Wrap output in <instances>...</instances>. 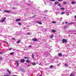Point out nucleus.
<instances>
[{
    "instance_id": "nucleus-25",
    "label": "nucleus",
    "mask_w": 76,
    "mask_h": 76,
    "mask_svg": "<svg viewBox=\"0 0 76 76\" xmlns=\"http://www.w3.org/2000/svg\"><path fill=\"white\" fill-rule=\"evenodd\" d=\"M65 13V12H62L61 13V15H64Z\"/></svg>"
},
{
    "instance_id": "nucleus-8",
    "label": "nucleus",
    "mask_w": 76,
    "mask_h": 76,
    "mask_svg": "<svg viewBox=\"0 0 76 76\" xmlns=\"http://www.w3.org/2000/svg\"><path fill=\"white\" fill-rule=\"evenodd\" d=\"M74 73L72 72L70 74V76H75V75L74 74Z\"/></svg>"
},
{
    "instance_id": "nucleus-18",
    "label": "nucleus",
    "mask_w": 76,
    "mask_h": 76,
    "mask_svg": "<svg viewBox=\"0 0 76 76\" xmlns=\"http://www.w3.org/2000/svg\"><path fill=\"white\" fill-rule=\"evenodd\" d=\"M58 1L55 2V4H58Z\"/></svg>"
},
{
    "instance_id": "nucleus-50",
    "label": "nucleus",
    "mask_w": 76,
    "mask_h": 76,
    "mask_svg": "<svg viewBox=\"0 0 76 76\" xmlns=\"http://www.w3.org/2000/svg\"><path fill=\"white\" fill-rule=\"evenodd\" d=\"M39 76H42V75H40Z\"/></svg>"
},
{
    "instance_id": "nucleus-32",
    "label": "nucleus",
    "mask_w": 76,
    "mask_h": 76,
    "mask_svg": "<svg viewBox=\"0 0 76 76\" xmlns=\"http://www.w3.org/2000/svg\"><path fill=\"white\" fill-rule=\"evenodd\" d=\"M3 53V52H0V54H2Z\"/></svg>"
},
{
    "instance_id": "nucleus-17",
    "label": "nucleus",
    "mask_w": 76,
    "mask_h": 76,
    "mask_svg": "<svg viewBox=\"0 0 76 76\" xmlns=\"http://www.w3.org/2000/svg\"><path fill=\"white\" fill-rule=\"evenodd\" d=\"M26 63H30V61H29L28 60H27L26 61Z\"/></svg>"
},
{
    "instance_id": "nucleus-19",
    "label": "nucleus",
    "mask_w": 76,
    "mask_h": 76,
    "mask_svg": "<svg viewBox=\"0 0 76 76\" xmlns=\"http://www.w3.org/2000/svg\"><path fill=\"white\" fill-rule=\"evenodd\" d=\"M54 37V35L53 34H52V35L50 36V38H53Z\"/></svg>"
},
{
    "instance_id": "nucleus-35",
    "label": "nucleus",
    "mask_w": 76,
    "mask_h": 76,
    "mask_svg": "<svg viewBox=\"0 0 76 76\" xmlns=\"http://www.w3.org/2000/svg\"><path fill=\"white\" fill-rule=\"evenodd\" d=\"M58 6H61V4H58Z\"/></svg>"
},
{
    "instance_id": "nucleus-39",
    "label": "nucleus",
    "mask_w": 76,
    "mask_h": 76,
    "mask_svg": "<svg viewBox=\"0 0 76 76\" xmlns=\"http://www.w3.org/2000/svg\"><path fill=\"white\" fill-rule=\"evenodd\" d=\"M32 58H34V54H33Z\"/></svg>"
},
{
    "instance_id": "nucleus-27",
    "label": "nucleus",
    "mask_w": 76,
    "mask_h": 76,
    "mask_svg": "<svg viewBox=\"0 0 76 76\" xmlns=\"http://www.w3.org/2000/svg\"><path fill=\"white\" fill-rule=\"evenodd\" d=\"M52 23H56V21H53L52 22Z\"/></svg>"
},
{
    "instance_id": "nucleus-22",
    "label": "nucleus",
    "mask_w": 76,
    "mask_h": 76,
    "mask_svg": "<svg viewBox=\"0 0 76 76\" xmlns=\"http://www.w3.org/2000/svg\"><path fill=\"white\" fill-rule=\"evenodd\" d=\"M4 76H10L9 74H5Z\"/></svg>"
},
{
    "instance_id": "nucleus-29",
    "label": "nucleus",
    "mask_w": 76,
    "mask_h": 76,
    "mask_svg": "<svg viewBox=\"0 0 76 76\" xmlns=\"http://www.w3.org/2000/svg\"><path fill=\"white\" fill-rule=\"evenodd\" d=\"M27 35H29L31 34L30 33H27Z\"/></svg>"
},
{
    "instance_id": "nucleus-13",
    "label": "nucleus",
    "mask_w": 76,
    "mask_h": 76,
    "mask_svg": "<svg viewBox=\"0 0 76 76\" xmlns=\"http://www.w3.org/2000/svg\"><path fill=\"white\" fill-rule=\"evenodd\" d=\"M52 32H56V31L54 29H52Z\"/></svg>"
},
{
    "instance_id": "nucleus-6",
    "label": "nucleus",
    "mask_w": 76,
    "mask_h": 76,
    "mask_svg": "<svg viewBox=\"0 0 76 76\" xmlns=\"http://www.w3.org/2000/svg\"><path fill=\"white\" fill-rule=\"evenodd\" d=\"M37 23H38L39 24V25H42V22H40V21H37Z\"/></svg>"
},
{
    "instance_id": "nucleus-36",
    "label": "nucleus",
    "mask_w": 76,
    "mask_h": 76,
    "mask_svg": "<svg viewBox=\"0 0 76 76\" xmlns=\"http://www.w3.org/2000/svg\"><path fill=\"white\" fill-rule=\"evenodd\" d=\"M28 47L29 48H30V47H32V45H30L29 46H28Z\"/></svg>"
},
{
    "instance_id": "nucleus-31",
    "label": "nucleus",
    "mask_w": 76,
    "mask_h": 76,
    "mask_svg": "<svg viewBox=\"0 0 76 76\" xmlns=\"http://www.w3.org/2000/svg\"><path fill=\"white\" fill-rule=\"evenodd\" d=\"M12 39H13V40H14V41H15V40H16V39L14 38H12Z\"/></svg>"
},
{
    "instance_id": "nucleus-12",
    "label": "nucleus",
    "mask_w": 76,
    "mask_h": 76,
    "mask_svg": "<svg viewBox=\"0 0 76 76\" xmlns=\"http://www.w3.org/2000/svg\"><path fill=\"white\" fill-rule=\"evenodd\" d=\"M72 4H76V2L75 1H72L71 2Z\"/></svg>"
},
{
    "instance_id": "nucleus-2",
    "label": "nucleus",
    "mask_w": 76,
    "mask_h": 76,
    "mask_svg": "<svg viewBox=\"0 0 76 76\" xmlns=\"http://www.w3.org/2000/svg\"><path fill=\"white\" fill-rule=\"evenodd\" d=\"M67 42V40L66 39H62V42H63V43H64V42H65V43H66V42Z\"/></svg>"
},
{
    "instance_id": "nucleus-40",
    "label": "nucleus",
    "mask_w": 76,
    "mask_h": 76,
    "mask_svg": "<svg viewBox=\"0 0 76 76\" xmlns=\"http://www.w3.org/2000/svg\"><path fill=\"white\" fill-rule=\"evenodd\" d=\"M2 60V58L1 57H0V60Z\"/></svg>"
},
{
    "instance_id": "nucleus-9",
    "label": "nucleus",
    "mask_w": 76,
    "mask_h": 76,
    "mask_svg": "<svg viewBox=\"0 0 76 76\" xmlns=\"http://www.w3.org/2000/svg\"><path fill=\"white\" fill-rule=\"evenodd\" d=\"M58 55L59 57H61V56H62V54L61 53H59Z\"/></svg>"
},
{
    "instance_id": "nucleus-43",
    "label": "nucleus",
    "mask_w": 76,
    "mask_h": 76,
    "mask_svg": "<svg viewBox=\"0 0 76 76\" xmlns=\"http://www.w3.org/2000/svg\"><path fill=\"white\" fill-rule=\"evenodd\" d=\"M48 12V10H45V12Z\"/></svg>"
},
{
    "instance_id": "nucleus-10",
    "label": "nucleus",
    "mask_w": 76,
    "mask_h": 76,
    "mask_svg": "<svg viewBox=\"0 0 76 76\" xmlns=\"http://www.w3.org/2000/svg\"><path fill=\"white\" fill-rule=\"evenodd\" d=\"M21 42V41H20V40H19L17 41V43H18V44H19V43H20V42Z\"/></svg>"
},
{
    "instance_id": "nucleus-41",
    "label": "nucleus",
    "mask_w": 76,
    "mask_h": 76,
    "mask_svg": "<svg viewBox=\"0 0 76 76\" xmlns=\"http://www.w3.org/2000/svg\"><path fill=\"white\" fill-rule=\"evenodd\" d=\"M42 64H41V63H39V65L40 66H41Z\"/></svg>"
},
{
    "instance_id": "nucleus-48",
    "label": "nucleus",
    "mask_w": 76,
    "mask_h": 76,
    "mask_svg": "<svg viewBox=\"0 0 76 76\" xmlns=\"http://www.w3.org/2000/svg\"><path fill=\"white\" fill-rule=\"evenodd\" d=\"M13 76H18L15 75H14Z\"/></svg>"
},
{
    "instance_id": "nucleus-30",
    "label": "nucleus",
    "mask_w": 76,
    "mask_h": 76,
    "mask_svg": "<svg viewBox=\"0 0 76 76\" xmlns=\"http://www.w3.org/2000/svg\"><path fill=\"white\" fill-rule=\"evenodd\" d=\"M67 28V26H64V29H66Z\"/></svg>"
},
{
    "instance_id": "nucleus-52",
    "label": "nucleus",
    "mask_w": 76,
    "mask_h": 76,
    "mask_svg": "<svg viewBox=\"0 0 76 76\" xmlns=\"http://www.w3.org/2000/svg\"><path fill=\"white\" fill-rule=\"evenodd\" d=\"M75 21H76V20H75Z\"/></svg>"
},
{
    "instance_id": "nucleus-38",
    "label": "nucleus",
    "mask_w": 76,
    "mask_h": 76,
    "mask_svg": "<svg viewBox=\"0 0 76 76\" xmlns=\"http://www.w3.org/2000/svg\"><path fill=\"white\" fill-rule=\"evenodd\" d=\"M12 48H10V49H9V51H10V50H12Z\"/></svg>"
},
{
    "instance_id": "nucleus-5",
    "label": "nucleus",
    "mask_w": 76,
    "mask_h": 76,
    "mask_svg": "<svg viewBox=\"0 0 76 76\" xmlns=\"http://www.w3.org/2000/svg\"><path fill=\"white\" fill-rule=\"evenodd\" d=\"M32 40H33V41H37L38 39L36 38H33L32 39Z\"/></svg>"
},
{
    "instance_id": "nucleus-45",
    "label": "nucleus",
    "mask_w": 76,
    "mask_h": 76,
    "mask_svg": "<svg viewBox=\"0 0 76 76\" xmlns=\"http://www.w3.org/2000/svg\"><path fill=\"white\" fill-rule=\"evenodd\" d=\"M12 8L13 9H16V8H14V7H13Z\"/></svg>"
},
{
    "instance_id": "nucleus-46",
    "label": "nucleus",
    "mask_w": 76,
    "mask_h": 76,
    "mask_svg": "<svg viewBox=\"0 0 76 76\" xmlns=\"http://www.w3.org/2000/svg\"><path fill=\"white\" fill-rule=\"evenodd\" d=\"M30 4H28L27 5L28 6H29V5H30Z\"/></svg>"
},
{
    "instance_id": "nucleus-37",
    "label": "nucleus",
    "mask_w": 76,
    "mask_h": 76,
    "mask_svg": "<svg viewBox=\"0 0 76 76\" xmlns=\"http://www.w3.org/2000/svg\"><path fill=\"white\" fill-rule=\"evenodd\" d=\"M61 10H64V7L61 8Z\"/></svg>"
},
{
    "instance_id": "nucleus-34",
    "label": "nucleus",
    "mask_w": 76,
    "mask_h": 76,
    "mask_svg": "<svg viewBox=\"0 0 76 76\" xmlns=\"http://www.w3.org/2000/svg\"><path fill=\"white\" fill-rule=\"evenodd\" d=\"M50 1H56L55 0H50Z\"/></svg>"
},
{
    "instance_id": "nucleus-44",
    "label": "nucleus",
    "mask_w": 76,
    "mask_h": 76,
    "mask_svg": "<svg viewBox=\"0 0 76 76\" xmlns=\"http://www.w3.org/2000/svg\"><path fill=\"white\" fill-rule=\"evenodd\" d=\"M65 23H66V24H67V23H68V22H66Z\"/></svg>"
},
{
    "instance_id": "nucleus-15",
    "label": "nucleus",
    "mask_w": 76,
    "mask_h": 76,
    "mask_svg": "<svg viewBox=\"0 0 76 76\" xmlns=\"http://www.w3.org/2000/svg\"><path fill=\"white\" fill-rule=\"evenodd\" d=\"M32 65H33V66H35V65H36V64L35 63V62H33L32 63Z\"/></svg>"
},
{
    "instance_id": "nucleus-21",
    "label": "nucleus",
    "mask_w": 76,
    "mask_h": 76,
    "mask_svg": "<svg viewBox=\"0 0 76 76\" xmlns=\"http://www.w3.org/2000/svg\"><path fill=\"white\" fill-rule=\"evenodd\" d=\"M53 65H51L50 67V69H52V68H53Z\"/></svg>"
},
{
    "instance_id": "nucleus-7",
    "label": "nucleus",
    "mask_w": 76,
    "mask_h": 76,
    "mask_svg": "<svg viewBox=\"0 0 76 76\" xmlns=\"http://www.w3.org/2000/svg\"><path fill=\"white\" fill-rule=\"evenodd\" d=\"M20 20H21V19H20V18H18V19H17L15 20V21H16V22H18V21H20Z\"/></svg>"
},
{
    "instance_id": "nucleus-23",
    "label": "nucleus",
    "mask_w": 76,
    "mask_h": 76,
    "mask_svg": "<svg viewBox=\"0 0 76 76\" xmlns=\"http://www.w3.org/2000/svg\"><path fill=\"white\" fill-rule=\"evenodd\" d=\"M65 66H66V67L68 66V65H67V64H64Z\"/></svg>"
},
{
    "instance_id": "nucleus-33",
    "label": "nucleus",
    "mask_w": 76,
    "mask_h": 76,
    "mask_svg": "<svg viewBox=\"0 0 76 76\" xmlns=\"http://www.w3.org/2000/svg\"><path fill=\"white\" fill-rule=\"evenodd\" d=\"M4 42H5V43H6L7 44H8V45H9V43H8V42H7L6 41H5Z\"/></svg>"
},
{
    "instance_id": "nucleus-16",
    "label": "nucleus",
    "mask_w": 76,
    "mask_h": 76,
    "mask_svg": "<svg viewBox=\"0 0 76 76\" xmlns=\"http://www.w3.org/2000/svg\"><path fill=\"white\" fill-rule=\"evenodd\" d=\"M74 23L72 22V23H69L68 25H72V24H73Z\"/></svg>"
},
{
    "instance_id": "nucleus-49",
    "label": "nucleus",
    "mask_w": 76,
    "mask_h": 76,
    "mask_svg": "<svg viewBox=\"0 0 76 76\" xmlns=\"http://www.w3.org/2000/svg\"><path fill=\"white\" fill-rule=\"evenodd\" d=\"M75 18H76V15H75Z\"/></svg>"
},
{
    "instance_id": "nucleus-28",
    "label": "nucleus",
    "mask_w": 76,
    "mask_h": 76,
    "mask_svg": "<svg viewBox=\"0 0 76 76\" xmlns=\"http://www.w3.org/2000/svg\"><path fill=\"white\" fill-rule=\"evenodd\" d=\"M24 58H25V59L27 58V59H28V60H29V58H28L27 57H24Z\"/></svg>"
},
{
    "instance_id": "nucleus-4",
    "label": "nucleus",
    "mask_w": 76,
    "mask_h": 76,
    "mask_svg": "<svg viewBox=\"0 0 76 76\" xmlns=\"http://www.w3.org/2000/svg\"><path fill=\"white\" fill-rule=\"evenodd\" d=\"M4 11L5 13H10V11L9 10H4Z\"/></svg>"
},
{
    "instance_id": "nucleus-42",
    "label": "nucleus",
    "mask_w": 76,
    "mask_h": 76,
    "mask_svg": "<svg viewBox=\"0 0 76 76\" xmlns=\"http://www.w3.org/2000/svg\"><path fill=\"white\" fill-rule=\"evenodd\" d=\"M58 1H62V0H58Z\"/></svg>"
},
{
    "instance_id": "nucleus-26",
    "label": "nucleus",
    "mask_w": 76,
    "mask_h": 76,
    "mask_svg": "<svg viewBox=\"0 0 76 76\" xmlns=\"http://www.w3.org/2000/svg\"><path fill=\"white\" fill-rule=\"evenodd\" d=\"M18 24L19 25H22V23H21L19 22L18 23Z\"/></svg>"
},
{
    "instance_id": "nucleus-14",
    "label": "nucleus",
    "mask_w": 76,
    "mask_h": 76,
    "mask_svg": "<svg viewBox=\"0 0 76 76\" xmlns=\"http://www.w3.org/2000/svg\"><path fill=\"white\" fill-rule=\"evenodd\" d=\"M16 62L17 63V66H19V63L18 62V61H16Z\"/></svg>"
},
{
    "instance_id": "nucleus-20",
    "label": "nucleus",
    "mask_w": 76,
    "mask_h": 76,
    "mask_svg": "<svg viewBox=\"0 0 76 76\" xmlns=\"http://www.w3.org/2000/svg\"><path fill=\"white\" fill-rule=\"evenodd\" d=\"M14 54V53L13 52H11L10 53V55H13Z\"/></svg>"
},
{
    "instance_id": "nucleus-47",
    "label": "nucleus",
    "mask_w": 76,
    "mask_h": 76,
    "mask_svg": "<svg viewBox=\"0 0 76 76\" xmlns=\"http://www.w3.org/2000/svg\"><path fill=\"white\" fill-rule=\"evenodd\" d=\"M27 66H28V67H30V66H29V65H28Z\"/></svg>"
},
{
    "instance_id": "nucleus-1",
    "label": "nucleus",
    "mask_w": 76,
    "mask_h": 76,
    "mask_svg": "<svg viewBox=\"0 0 76 76\" xmlns=\"http://www.w3.org/2000/svg\"><path fill=\"white\" fill-rule=\"evenodd\" d=\"M1 19L2 20H1V23H3V22H4L5 21V20L6 19V18L5 17L4 18H2Z\"/></svg>"
},
{
    "instance_id": "nucleus-11",
    "label": "nucleus",
    "mask_w": 76,
    "mask_h": 76,
    "mask_svg": "<svg viewBox=\"0 0 76 76\" xmlns=\"http://www.w3.org/2000/svg\"><path fill=\"white\" fill-rule=\"evenodd\" d=\"M7 72L9 73L10 75L11 74V72H10V71H9V69H7Z\"/></svg>"
},
{
    "instance_id": "nucleus-24",
    "label": "nucleus",
    "mask_w": 76,
    "mask_h": 76,
    "mask_svg": "<svg viewBox=\"0 0 76 76\" xmlns=\"http://www.w3.org/2000/svg\"><path fill=\"white\" fill-rule=\"evenodd\" d=\"M63 3L64 4H67V2H65V1Z\"/></svg>"
},
{
    "instance_id": "nucleus-51",
    "label": "nucleus",
    "mask_w": 76,
    "mask_h": 76,
    "mask_svg": "<svg viewBox=\"0 0 76 76\" xmlns=\"http://www.w3.org/2000/svg\"><path fill=\"white\" fill-rule=\"evenodd\" d=\"M43 19H45V18H44Z\"/></svg>"
},
{
    "instance_id": "nucleus-3",
    "label": "nucleus",
    "mask_w": 76,
    "mask_h": 76,
    "mask_svg": "<svg viewBox=\"0 0 76 76\" xmlns=\"http://www.w3.org/2000/svg\"><path fill=\"white\" fill-rule=\"evenodd\" d=\"M21 63H23L25 61V59H21L20 60Z\"/></svg>"
}]
</instances>
